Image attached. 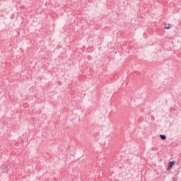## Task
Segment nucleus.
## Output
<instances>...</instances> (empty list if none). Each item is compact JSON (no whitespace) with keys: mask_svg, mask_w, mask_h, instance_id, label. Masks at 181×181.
<instances>
[{"mask_svg":"<svg viewBox=\"0 0 181 181\" xmlns=\"http://www.w3.org/2000/svg\"><path fill=\"white\" fill-rule=\"evenodd\" d=\"M2 170L4 173L8 172V170H9V165H2Z\"/></svg>","mask_w":181,"mask_h":181,"instance_id":"f257e3e1","label":"nucleus"},{"mask_svg":"<svg viewBox=\"0 0 181 181\" xmlns=\"http://www.w3.org/2000/svg\"><path fill=\"white\" fill-rule=\"evenodd\" d=\"M171 28H173V25H172L171 24H165V29H171Z\"/></svg>","mask_w":181,"mask_h":181,"instance_id":"f03ea898","label":"nucleus"},{"mask_svg":"<svg viewBox=\"0 0 181 181\" xmlns=\"http://www.w3.org/2000/svg\"><path fill=\"white\" fill-rule=\"evenodd\" d=\"M173 165H175V161H170L169 163L168 169H172V166H173Z\"/></svg>","mask_w":181,"mask_h":181,"instance_id":"7ed1b4c3","label":"nucleus"},{"mask_svg":"<svg viewBox=\"0 0 181 181\" xmlns=\"http://www.w3.org/2000/svg\"><path fill=\"white\" fill-rule=\"evenodd\" d=\"M160 138H161L163 141H165V139H166V136L160 134Z\"/></svg>","mask_w":181,"mask_h":181,"instance_id":"20e7f679","label":"nucleus"}]
</instances>
